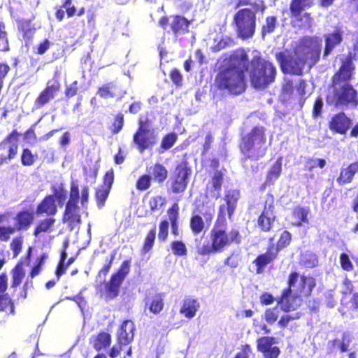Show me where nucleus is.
Instances as JSON below:
<instances>
[{"mask_svg":"<svg viewBox=\"0 0 358 358\" xmlns=\"http://www.w3.org/2000/svg\"><path fill=\"white\" fill-rule=\"evenodd\" d=\"M355 58V52H348L338 69L331 76L325 95L328 106L341 109L357 108L358 91L350 83L355 73L353 63Z\"/></svg>","mask_w":358,"mask_h":358,"instance_id":"1","label":"nucleus"},{"mask_svg":"<svg viewBox=\"0 0 358 358\" xmlns=\"http://www.w3.org/2000/svg\"><path fill=\"white\" fill-rule=\"evenodd\" d=\"M209 241L202 245L196 244V252L201 256L223 252L233 244L241 243L242 236L236 227L228 228V222L224 213V206H219L218 214L209 233Z\"/></svg>","mask_w":358,"mask_h":358,"instance_id":"2","label":"nucleus"},{"mask_svg":"<svg viewBox=\"0 0 358 358\" xmlns=\"http://www.w3.org/2000/svg\"><path fill=\"white\" fill-rule=\"evenodd\" d=\"M266 128L256 125L250 131L241 133L238 147L245 159L257 161L267 152Z\"/></svg>","mask_w":358,"mask_h":358,"instance_id":"3","label":"nucleus"},{"mask_svg":"<svg viewBox=\"0 0 358 358\" xmlns=\"http://www.w3.org/2000/svg\"><path fill=\"white\" fill-rule=\"evenodd\" d=\"M245 69L235 66H224L219 70L215 77L213 85L220 92H227L238 95L245 92L246 82Z\"/></svg>","mask_w":358,"mask_h":358,"instance_id":"4","label":"nucleus"},{"mask_svg":"<svg viewBox=\"0 0 358 358\" xmlns=\"http://www.w3.org/2000/svg\"><path fill=\"white\" fill-rule=\"evenodd\" d=\"M249 66L250 80L254 88L265 89L275 81L277 69L271 61L261 55H255L250 61Z\"/></svg>","mask_w":358,"mask_h":358,"instance_id":"5","label":"nucleus"},{"mask_svg":"<svg viewBox=\"0 0 358 358\" xmlns=\"http://www.w3.org/2000/svg\"><path fill=\"white\" fill-rule=\"evenodd\" d=\"M215 213V205L208 202H201L194 206L189 220V227L193 236L206 231L211 224Z\"/></svg>","mask_w":358,"mask_h":358,"instance_id":"6","label":"nucleus"},{"mask_svg":"<svg viewBox=\"0 0 358 358\" xmlns=\"http://www.w3.org/2000/svg\"><path fill=\"white\" fill-rule=\"evenodd\" d=\"M192 168L187 159H182L175 166L167 181L168 192L172 194H181L187 187Z\"/></svg>","mask_w":358,"mask_h":358,"instance_id":"7","label":"nucleus"},{"mask_svg":"<svg viewBox=\"0 0 358 358\" xmlns=\"http://www.w3.org/2000/svg\"><path fill=\"white\" fill-rule=\"evenodd\" d=\"M233 21L237 36L245 40L253 36L256 29V13L250 8L238 10L234 15Z\"/></svg>","mask_w":358,"mask_h":358,"instance_id":"8","label":"nucleus"},{"mask_svg":"<svg viewBox=\"0 0 358 358\" xmlns=\"http://www.w3.org/2000/svg\"><path fill=\"white\" fill-rule=\"evenodd\" d=\"M34 218V212L32 210L22 209L18 211L13 218V226H0V240L7 242L16 231L28 230L33 224Z\"/></svg>","mask_w":358,"mask_h":358,"instance_id":"9","label":"nucleus"},{"mask_svg":"<svg viewBox=\"0 0 358 358\" xmlns=\"http://www.w3.org/2000/svg\"><path fill=\"white\" fill-rule=\"evenodd\" d=\"M275 59L283 73L302 75L306 65L305 58L296 52V47L294 48L292 54L287 50L278 52L275 55Z\"/></svg>","mask_w":358,"mask_h":358,"instance_id":"10","label":"nucleus"},{"mask_svg":"<svg viewBox=\"0 0 358 358\" xmlns=\"http://www.w3.org/2000/svg\"><path fill=\"white\" fill-rule=\"evenodd\" d=\"M159 25L167 33H171L178 37L189 33L192 20L182 15L175 14L169 16H162L159 20Z\"/></svg>","mask_w":358,"mask_h":358,"instance_id":"11","label":"nucleus"},{"mask_svg":"<svg viewBox=\"0 0 358 358\" xmlns=\"http://www.w3.org/2000/svg\"><path fill=\"white\" fill-rule=\"evenodd\" d=\"M298 278L299 273L296 271L291 272L287 280V287L282 290L280 296L277 299L278 306H280V309L285 313L294 311L299 306L297 300H299L300 296L295 293L293 294L294 291L292 289V287L298 280Z\"/></svg>","mask_w":358,"mask_h":358,"instance_id":"12","label":"nucleus"},{"mask_svg":"<svg viewBox=\"0 0 358 358\" xmlns=\"http://www.w3.org/2000/svg\"><path fill=\"white\" fill-rule=\"evenodd\" d=\"M135 330L136 327L132 320H126L122 323L117 335V343L108 353L110 358H116L124 347L129 345L134 340Z\"/></svg>","mask_w":358,"mask_h":358,"instance_id":"13","label":"nucleus"},{"mask_svg":"<svg viewBox=\"0 0 358 358\" xmlns=\"http://www.w3.org/2000/svg\"><path fill=\"white\" fill-rule=\"evenodd\" d=\"M313 4L314 0H290L289 17L292 21L301 24L310 23L313 20L311 15L306 12V10L311 8Z\"/></svg>","mask_w":358,"mask_h":358,"instance_id":"14","label":"nucleus"},{"mask_svg":"<svg viewBox=\"0 0 358 358\" xmlns=\"http://www.w3.org/2000/svg\"><path fill=\"white\" fill-rule=\"evenodd\" d=\"M20 134L17 129H13L0 142V150H6L7 154L0 155V166L15 159L18 153L19 138Z\"/></svg>","mask_w":358,"mask_h":358,"instance_id":"15","label":"nucleus"},{"mask_svg":"<svg viewBox=\"0 0 358 358\" xmlns=\"http://www.w3.org/2000/svg\"><path fill=\"white\" fill-rule=\"evenodd\" d=\"M296 52L305 58V63L309 62L310 66L315 65L320 57V47L314 45L311 38H303L296 45Z\"/></svg>","mask_w":358,"mask_h":358,"instance_id":"16","label":"nucleus"},{"mask_svg":"<svg viewBox=\"0 0 358 358\" xmlns=\"http://www.w3.org/2000/svg\"><path fill=\"white\" fill-rule=\"evenodd\" d=\"M157 139L155 129H137L133 135V142L140 152L152 149L157 144Z\"/></svg>","mask_w":358,"mask_h":358,"instance_id":"17","label":"nucleus"},{"mask_svg":"<svg viewBox=\"0 0 358 358\" xmlns=\"http://www.w3.org/2000/svg\"><path fill=\"white\" fill-rule=\"evenodd\" d=\"M257 350L262 358H278L281 350L277 345L278 339L271 336H260L257 339Z\"/></svg>","mask_w":358,"mask_h":358,"instance_id":"18","label":"nucleus"},{"mask_svg":"<svg viewBox=\"0 0 358 358\" xmlns=\"http://www.w3.org/2000/svg\"><path fill=\"white\" fill-rule=\"evenodd\" d=\"M60 88L61 85L58 80H48L46 86L34 99V109L38 110L48 104L55 97Z\"/></svg>","mask_w":358,"mask_h":358,"instance_id":"19","label":"nucleus"},{"mask_svg":"<svg viewBox=\"0 0 358 358\" xmlns=\"http://www.w3.org/2000/svg\"><path fill=\"white\" fill-rule=\"evenodd\" d=\"M276 220L273 198L271 197L270 201L266 200L264 204V208L257 217V226L261 231H270L273 227Z\"/></svg>","mask_w":358,"mask_h":358,"instance_id":"20","label":"nucleus"},{"mask_svg":"<svg viewBox=\"0 0 358 358\" xmlns=\"http://www.w3.org/2000/svg\"><path fill=\"white\" fill-rule=\"evenodd\" d=\"M115 180L114 170L111 168L103 176L102 184L95 190V199L99 208H102L110 192Z\"/></svg>","mask_w":358,"mask_h":358,"instance_id":"21","label":"nucleus"},{"mask_svg":"<svg viewBox=\"0 0 358 358\" xmlns=\"http://www.w3.org/2000/svg\"><path fill=\"white\" fill-rule=\"evenodd\" d=\"M352 120L343 111L334 114L328 122L329 129L334 134L345 135Z\"/></svg>","mask_w":358,"mask_h":358,"instance_id":"22","label":"nucleus"},{"mask_svg":"<svg viewBox=\"0 0 358 358\" xmlns=\"http://www.w3.org/2000/svg\"><path fill=\"white\" fill-rule=\"evenodd\" d=\"M62 222L66 223L68 227L73 230L79 227L82 222L80 207L77 203H66L62 215Z\"/></svg>","mask_w":358,"mask_h":358,"instance_id":"23","label":"nucleus"},{"mask_svg":"<svg viewBox=\"0 0 358 358\" xmlns=\"http://www.w3.org/2000/svg\"><path fill=\"white\" fill-rule=\"evenodd\" d=\"M299 282L296 283V281L292 287L294 293L299 294L300 296H310L316 286L315 278L310 275H306L304 274L299 275Z\"/></svg>","mask_w":358,"mask_h":358,"instance_id":"24","label":"nucleus"},{"mask_svg":"<svg viewBox=\"0 0 358 358\" xmlns=\"http://www.w3.org/2000/svg\"><path fill=\"white\" fill-rule=\"evenodd\" d=\"M8 287V275L6 273L0 274V311H8L13 313L15 306L6 291Z\"/></svg>","mask_w":358,"mask_h":358,"instance_id":"25","label":"nucleus"},{"mask_svg":"<svg viewBox=\"0 0 358 358\" xmlns=\"http://www.w3.org/2000/svg\"><path fill=\"white\" fill-rule=\"evenodd\" d=\"M272 249L273 246H268L264 253L259 254L253 260V264L256 266L257 274L263 273L266 266L278 258V255Z\"/></svg>","mask_w":358,"mask_h":358,"instance_id":"26","label":"nucleus"},{"mask_svg":"<svg viewBox=\"0 0 358 358\" xmlns=\"http://www.w3.org/2000/svg\"><path fill=\"white\" fill-rule=\"evenodd\" d=\"M343 39V31L339 27H336L334 31L324 35L325 45L323 51L324 57L328 56L336 46L342 43Z\"/></svg>","mask_w":358,"mask_h":358,"instance_id":"27","label":"nucleus"},{"mask_svg":"<svg viewBox=\"0 0 358 358\" xmlns=\"http://www.w3.org/2000/svg\"><path fill=\"white\" fill-rule=\"evenodd\" d=\"M152 182L162 185L168 178L166 167L159 162H156L146 169Z\"/></svg>","mask_w":358,"mask_h":358,"instance_id":"28","label":"nucleus"},{"mask_svg":"<svg viewBox=\"0 0 358 358\" xmlns=\"http://www.w3.org/2000/svg\"><path fill=\"white\" fill-rule=\"evenodd\" d=\"M36 213L38 215H45L53 217L57 213V206L53 199V196L46 195L36 206Z\"/></svg>","mask_w":358,"mask_h":358,"instance_id":"29","label":"nucleus"},{"mask_svg":"<svg viewBox=\"0 0 358 358\" xmlns=\"http://www.w3.org/2000/svg\"><path fill=\"white\" fill-rule=\"evenodd\" d=\"M357 173H358V161H355L341 169L336 182L339 185L351 183Z\"/></svg>","mask_w":358,"mask_h":358,"instance_id":"30","label":"nucleus"},{"mask_svg":"<svg viewBox=\"0 0 358 358\" xmlns=\"http://www.w3.org/2000/svg\"><path fill=\"white\" fill-rule=\"evenodd\" d=\"M248 55L243 48L235 50L229 57L227 66H235L248 70Z\"/></svg>","mask_w":358,"mask_h":358,"instance_id":"31","label":"nucleus"},{"mask_svg":"<svg viewBox=\"0 0 358 358\" xmlns=\"http://www.w3.org/2000/svg\"><path fill=\"white\" fill-rule=\"evenodd\" d=\"M199 308L200 303L196 299L186 296L182 301L180 313L188 319H192L195 317Z\"/></svg>","mask_w":358,"mask_h":358,"instance_id":"32","label":"nucleus"},{"mask_svg":"<svg viewBox=\"0 0 358 358\" xmlns=\"http://www.w3.org/2000/svg\"><path fill=\"white\" fill-rule=\"evenodd\" d=\"M241 196V193L238 189H231L225 192L224 201L227 206H224V210H227V216L229 220L231 219L238 204V201Z\"/></svg>","mask_w":358,"mask_h":358,"instance_id":"33","label":"nucleus"},{"mask_svg":"<svg viewBox=\"0 0 358 358\" xmlns=\"http://www.w3.org/2000/svg\"><path fill=\"white\" fill-rule=\"evenodd\" d=\"M122 282L115 276L110 275L109 280L104 284V296L106 301L113 300L119 295Z\"/></svg>","mask_w":358,"mask_h":358,"instance_id":"34","label":"nucleus"},{"mask_svg":"<svg viewBox=\"0 0 358 358\" xmlns=\"http://www.w3.org/2000/svg\"><path fill=\"white\" fill-rule=\"evenodd\" d=\"M169 223L171 225V234L174 236L180 235L179 227V206L177 203H173L167 210Z\"/></svg>","mask_w":358,"mask_h":358,"instance_id":"35","label":"nucleus"},{"mask_svg":"<svg viewBox=\"0 0 358 358\" xmlns=\"http://www.w3.org/2000/svg\"><path fill=\"white\" fill-rule=\"evenodd\" d=\"M55 222L56 219L53 217H46L40 220L35 224L33 230V236L38 237L42 234L51 232Z\"/></svg>","mask_w":358,"mask_h":358,"instance_id":"36","label":"nucleus"},{"mask_svg":"<svg viewBox=\"0 0 358 358\" xmlns=\"http://www.w3.org/2000/svg\"><path fill=\"white\" fill-rule=\"evenodd\" d=\"M308 208L301 206H296L294 208L292 213L294 221L291 222V224L294 227H300L303 223H308Z\"/></svg>","mask_w":358,"mask_h":358,"instance_id":"37","label":"nucleus"},{"mask_svg":"<svg viewBox=\"0 0 358 358\" xmlns=\"http://www.w3.org/2000/svg\"><path fill=\"white\" fill-rule=\"evenodd\" d=\"M62 8H65L68 17H71L76 14V9L72 3V0H63L62 6L57 7L55 11V17L59 22L64 19L65 13Z\"/></svg>","mask_w":358,"mask_h":358,"instance_id":"38","label":"nucleus"},{"mask_svg":"<svg viewBox=\"0 0 358 358\" xmlns=\"http://www.w3.org/2000/svg\"><path fill=\"white\" fill-rule=\"evenodd\" d=\"M110 343L111 336L107 332H99L93 337L92 345L94 348L97 351L109 347Z\"/></svg>","mask_w":358,"mask_h":358,"instance_id":"39","label":"nucleus"},{"mask_svg":"<svg viewBox=\"0 0 358 358\" xmlns=\"http://www.w3.org/2000/svg\"><path fill=\"white\" fill-rule=\"evenodd\" d=\"M25 276V271L22 262H17L11 270V287H18Z\"/></svg>","mask_w":358,"mask_h":358,"instance_id":"40","label":"nucleus"},{"mask_svg":"<svg viewBox=\"0 0 358 358\" xmlns=\"http://www.w3.org/2000/svg\"><path fill=\"white\" fill-rule=\"evenodd\" d=\"M292 239V234L287 231V230H283L280 234V236L276 242V245H271L270 246H273V250L276 252V253L278 255L279 252L288 247Z\"/></svg>","mask_w":358,"mask_h":358,"instance_id":"41","label":"nucleus"},{"mask_svg":"<svg viewBox=\"0 0 358 358\" xmlns=\"http://www.w3.org/2000/svg\"><path fill=\"white\" fill-rule=\"evenodd\" d=\"M116 88L115 83H106L98 87L96 94L102 99L113 98L116 96Z\"/></svg>","mask_w":358,"mask_h":358,"instance_id":"42","label":"nucleus"},{"mask_svg":"<svg viewBox=\"0 0 358 358\" xmlns=\"http://www.w3.org/2000/svg\"><path fill=\"white\" fill-rule=\"evenodd\" d=\"M164 294L163 293H158L153 296L148 305L149 310L152 313L157 315L163 310L164 306Z\"/></svg>","mask_w":358,"mask_h":358,"instance_id":"43","label":"nucleus"},{"mask_svg":"<svg viewBox=\"0 0 358 358\" xmlns=\"http://www.w3.org/2000/svg\"><path fill=\"white\" fill-rule=\"evenodd\" d=\"M300 264L306 268H314L318 264L317 256L312 252H306L301 255Z\"/></svg>","mask_w":358,"mask_h":358,"instance_id":"44","label":"nucleus"},{"mask_svg":"<svg viewBox=\"0 0 358 358\" xmlns=\"http://www.w3.org/2000/svg\"><path fill=\"white\" fill-rule=\"evenodd\" d=\"M51 190L52 192V194L51 195L53 196L55 201H57L59 204L65 201L67 193L63 183L52 185L51 186Z\"/></svg>","mask_w":358,"mask_h":358,"instance_id":"45","label":"nucleus"},{"mask_svg":"<svg viewBox=\"0 0 358 358\" xmlns=\"http://www.w3.org/2000/svg\"><path fill=\"white\" fill-rule=\"evenodd\" d=\"M156 238V229L155 227L147 233L141 248V252L146 254L152 249Z\"/></svg>","mask_w":358,"mask_h":358,"instance_id":"46","label":"nucleus"},{"mask_svg":"<svg viewBox=\"0 0 358 358\" xmlns=\"http://www.w3.org/2000/svg\"><path fill=\"white\" fill-rule=\"evenodd\" d=\"M178 139V136L175 132H170L165 134L161 141L160 152H164L173 146Z\"/></svg>","mask_w":358,"mask_h":358,"instance_id":"47","label":"nucleus"},{"mask_svg":"<svg viewBox=\"0 0 358 358\" xmlns=\"http://www.w3.org/2000/svg\"><path fill=\"white\" fill-rule=\"evenodd\" d=\"M37 159V154H33L31 150L27 148L22 150L20 160L23 166H31Z\"/></svg>","mask_w":358,"mask_h":358,"instance_id":"48","label":"nucleus"},{"mask_svg":"<svg viewBox=\"0 0 358 358\" xmlns=\"http://www.w3.org/2000/svg\"><path fill=\"white\" fill-rule=\"evenodd\" d=\"M166 203V198L159 194L151 196L148 201V206L151 212L159 210Z\"/></svg>","mask_w":358,"mask_h":358,"instance_id":"49","label":"nucleus"},{"mask_svg":"<svg viewBox=\"0 0 358 358\" xmlns=\"http://www.w3.org/2000/svg\"><path fill=\"white\" fill-rule=\"evenodd\" d=\"M282 172V157L278 158L267 173V180L271 182L278 178Z\"/></svg>","mask_w":358,"mask_h":358,"instance_id":"50","label":"nucleus"},{"mask_svg":"<svg viewBox=\"0 0 358 358\" xmlns=\"http://www.w3.org/2000/svg\"><path fill=\"white\" fill-rule=\"evenodd\" d=\"M131 258L123 261L115 273L111 275L123 282L130 271Z\"/></svg>","mask_w":358,"mask_h":358,"instance_id":"51","label":"nucleus"},{"mask_svg":"<svg viewBox=\"0 0 358 358\" xmlns=\"http://www.w3.org/2000/svg\"><path fill=\"white\" fill-rule=\"evenodd\" d=\"M326 164L327 162L324 159L309 157L306 160L304 169L310 172L315 168L323 169Z\"/></svg>","mask_w":358,"mask_h":358,"instance_id":"52","label":"nucleus"},{"mask_svg":"<svg viewBox=\"0 0 358 358\" xmlns=\"http://www.w3.org/2000/svg\"><path fill=\"white\" fill-rule=\"evenodd\" d=\"M279 306H280L277 304L274 307L266 309L264 312V319L268 324H273L278 321L280 314Z\"/></svg>","mask_w":358,"mask_h":358,"instance_id":"53","label":"nucleus"},{"mask_svg":"<svg viewBox=\"0 0 358 358\" xmlns=\"http://www.w3.org/2000/svg\"><path fill=\"white\" fill-rule=\"evenodd\" d=\"M278 24V20L275 16H267L265 20V24L262 27V36L271 34L274 31Z\"/></svg>","mask_w":358,"mask_h":358,"instance_id":"54","label":"nucleus"},{"mask_svg":"<svg viewBox=\"0 0 358 358\" xmlns=\"http://www.w3.org/2000/svg\"><path fill=\"white\" fill-rule=\"evenodd\" d=\"M172 252L176 256H185L187 254V249L185 243L181 240H175L170 243Z\"/></svg>","mask_w":358,"mask_h":358,"instance_id":"55","label":"nucleus"},{"mask_svg":"<svg viewBox=\"0 0 358 358\" xmlns=\"http://www.w3.org/2000/svg\"><path fill=\"white\" fill-rule=\"evenodd\" d=\"M151 185L152 180L148 173L141 175L136 181V188L141 192L148 189Z\"/></svg>","mask_w":358,"mask_h":358,"instance_id":"56","label":"nucleus"},{"mask_svg":"<svg viewBox=\"0 0 358 358\" xmlns=\"http://www.w3.org/2000/svg\"><path fill=\"white\" fill-rule=\"evenodd\" d=\"M19 30L24 38H31L35 33L36 28L30 20H25L19 26Z\"/></svg>","mask_w":358,"mask_h":358,"instance_id":"57","label":"nucleus"},{"mask_svg":"<svg viewBox=\"0 0 358 358\" xmlns=\"http://www.w3.org/2000/svg\"><path fill=\"white\" fill-rule=\"evenodd\" d=\"M124 123V115L122 113H118L114 117L113 122L109 127L110 131L113 134H118L123 128Z\"/></svg>","mask_w":358,"mask_h":358,"instance_id":"58","label":"nucleus"},{"mask_svg":"<svg viewBox=\"0 0 358 358\" xmlns=\"http://www.w3.org/2000/svg\"><path fill=\"white\" fill-rule=\"evenodd\" d=\"M169 220H162L159 223L158 240L160 242H165L169 236Z\"/></svg>","mask_w":358,"mask_h":358,"instance_id":"59","label":"nucleus"},{"mask_svg":"<svg viewBox=\"0 0 358 358\" xmlns=\"http://www.w3.org/2000/svg\"><path fill=\"white\" fill-rule=\"evenodd\" d=\"M339 261L343 270L347 272H350L354 269V265L347 253H341L339 256Z\"/></svg>","mask_w":358,"mask_h":358,"instance_id":"60","label":"nucleus"},{"mask_svg":"<svg viewBox=\"0 0 358 358\" xmlns=\"http://www.w3.org/2000/svg\"><path fill=\"white\" fill-rule=\"evenodd\" d=\"M80 198L79 187L74 182L71 183L69 199L66 203L78 204Z\"/></svg>","mask_w":358,"mask_h":358,"instance_id":"61","label":"nucleus"},{"mask_svg":"<svg viewBox=\"0 0 358 358\" xmlns=\"http://www.w3.org/2000/svg\"><path fill=\"white\" fill-rule=\"evenodd\" d=\"M301 314L300 313H296L294 315H282L278 321V325L279 327L285 329L287 327L289 322L294 320H298L301 317Z\"/></svg>","mask_w":358,"mask_h":358,"instance_id":"62","label":"nucleus"},{"mask_svg":"<svg viewBox=\"0 0 358 358\" xmlns=\"http://www.w3.org/2000/svg\"><path fill=\"white\" fill-rule=\"evenodd\" d=\"M115 254L113 253L109 257H106L105 260L106 262V264L99 271L98 276L101 277V275H103V277H105L107 275L115 259Z\"/></svg>","mask_w":358,"mask_h":358,"instance_id":"63","label":"nucleus"},{"mask_svg":"<svg viewBox=\"0 0 358 358\" xmlns=\"http://www.w3.org/2000/svg\"><path fill=\"white\" fill-rule=\"evenodd\" d=\"M169 77L172 82L177 86L181 87L182 85V76L180 71L177 69H173L170 71Z\"/></svg>","mask_w":358,"mask_h":358,"instance_id":"64","label":"nucleus"}]
</instances>
